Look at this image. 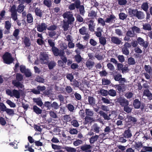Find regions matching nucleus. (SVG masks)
Segmentation results:
<instances>
[{"instance_id": "17", "label": "nucleus", "mask_w": 152, "mask_h": 152, "mask_svg": "<svg viewBox=\"0 0 152 152\" xmlns=\"http://www.w3.org/2000/svg\"><path fill=\"white\" fill-rule=\"evenodd\" d=\"M18 3L20 4L17 7V11L18 13H21L23 12L25 9V7L23 5V3H21V1L20 0H18Z\"/></svg>"}, {"instance_id": "27", "label": "nucleus", "mask_w": 152, "mask_h": 152, "mask_svg": "<svg viewBox=\"0 0 152 152\" xmlns=\"http://www.w3.org/2000/svg\"><path fill=\"white\" fill-rule=\"evenodd\" d=\"M84 119L85 121L86 124H88V123H91L94 121V120L93 118L88 116H86L85 117Z\"/></svg>"}, {"instance_id": "21", "label": "nucleus", "mask_w": 152, "mask_h": 152, "mask_svg": "<svg viewBox=\"0 0 152 152\" xmlns=\"http://www.w3.org/2000/svg\"><path fill=\"white\" fill-rule=\"evenodd\" d=\"M33 101L35 103H36L39 106L41 107L43 106V104L40 98H34L33 99Z\"/></svg>"}, {"instance_id": "55", "label": "nucleus", "mask_w": 152, "mask_h": 152, "mask_svg": "<svg viewBox=\"0 0 152 152\" xmlns=\"http://www.w3.org/2000/svg\"><path fill=\"white\" fill-rule=\"evenodd\" d=\"M65 149L68 152H75L76 150L75 148L69 147H65Z\"/></svg>"}, {"instance_id": "2", "label": "nucleus", "mask_w": 152, "mask_h": 152, "mask_svg": "<svg viewBox=\"0 0 152 152\" xmlns=\"http://www.w3.org/2000/svg\"><path fill=\"white\" fill-rule=\"evenodd\" d=\"M128 11V14L131 17L137 18L140 20L143 19L145 18V15L143 12L138 11L137 9L129 8Z\"/></svg>"}, {"instance_id": "8", "label": "nucleus", "mask_w": 152, "mask_h": 152, "mask_svg": "<svg viewBox=\"0 0 152 152\" xmlns=\"http://www.w3.org/2000/svg\"><path fill=\"white\" fill-rule=\"evenodd\" d=\"M117 101L122 106L124 107L125 106H128L129 104L128 100L124 98L120 97L117 99Z\"/></svg>"}, {"instance_id": "14", "label": "nucleus", "mask_w": 152, "mask_h": 152, "mask_svg": "<svg viewBox=\"0 0 152 152\" xmlns=\"http://www.w3.org/2000/svg\"><path fill=\"white\" fill-rule=\"evenodd\" d=\"M111 41L113 43L117 45H120L122 42L121 41L119 38L115 36L111 37Z\"/></svg>"}, {"instance_id": "48", "label": "nucleus", "mask_w": 152, "mask_h": 152, "mask_svg": "<svg viewBox=\"0 0 152 152\" xmlns=\"http://www.w3.org/2000/svg\"><path fill=\"white\" fill-rule=\"evenodd\" d=\"M76 47L77 48L82 50L83 51L84 50V49L86 48V46L84 45L80 44V42L76 44Z\"/></svg>"}, {"instance_id": "7", "label": "nucleus", "mask_w": 152, "mask_h": 152, "mask_svg": "<svg viewBox=\"0 0 152 152\" xmlns=\"http://www.w3.org/2000/svg\"><path fill=\"white\" fill-rule=\"evenodd\" d=\"M48 43L50 47H52L51 50L53 54L59 51V49L55 47V43L54 40L51 39H48Z\"/></svg>"}, {"instance_id": "41", "label": "nucleus", "mask_w": 152, "mask_h": 152, "mask_svg": "<svg viewBox=\"0 0 152 152\" xmlns=\"http://www.w3.org/2000/svg\"><path fill=\"white\" fill-rule=\"evenodd\" d=\"M78 4H79V6H78L79 7L78 9H79L80 12L81 14H83L84 13L85 10H84V6L82 5H80L81 2L80 0H79Z\"/></svg>"}, {"instance_id": "11", "label": "nucleus", "mask_w": 152, "mask_h": 152, "mask_svg": "<svg viewBox=\"0 0 152 152\" xmlns=\"http://www.w3.org/2000/svg\"><path fill=\"white\" fill-rule=\"evenodd\" d=\"M137 42L140 45L142 46L145 49L148 46V42H145L144 40L140 37H139L137 39Z\"/></svg>"}, {"instance_id": "32", "label": "nucleus", "mask_w": 152, "mask_h": 152, "mask_svg": "<svg viewBox=\"0 0 152 152\" xmlns=\"http://www.w3.org/2000/svg\"><path fill=\"white\" fill-rule=\"evenodd\" d=\"M94 63L90 61H87L86 63V66L88 69H91L94 66Z\"/></svg>"}, {"instance_id": "40", "label": "nucleus", "mask_w": 152, "mask_h": 152, "mask_svg": "<svg viewBox=\"0 0 152 152\" xmlns=\"http://www.w3.org/2000/svg\"><path fill=\"white\" fill-rule=\"evenodd\" d=\"M70 25L69 23L66 21H63V28L64 29V31H66L68 30L69 28V25Z\"/></svg>"}, {"instance_id": "36", "label": "nucleus", "mask_w": 152, "mask_h": 152, "mask_svg": "<svg viewBox=\"0 0 152 152\" xmlns=\"http://www.w3.org/2000/svg\"><path fill=\"white\" fill-rule=\"evenodd\" d=\"M141 7L144 11L146 12L149 7L148 3L147 2L143 3Z\"/></svg>"}, {"instance_id": "22", "label": "nucleus", "mask_w": 152, "mask_h": 152, "mask_svg": "<svg viewBox=\"0 0 152 152\" xmlns=\"http://www.w3.org/2000/svg\"><path fill=\"white\" fill-rule=\"evenodd\" d=\"M91 146L90 145L85 144L80 147V149L83 151H86L88 150H91Z\"/></svg>"}, {"instance_id": "9", "label": "nucleus", "mask_w": 152, "mask_h": 152, "mask_svg": "<svg viewBox=\"0 0 152 152\" xmlns=\"http://www.w3.org/2000/svg\"><path fill=\"white\" fill-rule=\"evenodd\" d=\"M49 57L48 54L43 53L40 55V60L42 64H47Z\"/></svg>"}, {"instance_id": "38", "label": "nucleus", "mask_w": 152, "mask_h": 152, "mask_svg": "<svg viewBox=\"0 0 152 152\" xmlns=\"http://www.w3.org/2000/svg\"><path fill=\"white\" fill-rule=\"evenodd\" d=\"M43 106L45 107L47 109L50 110L51 108V103L49 101L45 102Z\"/></svg>"}, {"instance_id": "43", "label": "nucleus", "mask_w": 152, "mask_h": 152, "mask_svg": "<svg viewBox=\"0 0 152 152\" xmlns=\"http://www.w3.org/2000/svg\"><path fill=\"white\" fill-rule=\"evenodd\" d=\"M125 86L124 84L120 85H117L115 86V88L119 92L123 91V89L125 88Z\"/></svg>"}, {"instance_id": "23", "label": "nucleus", "mask_w": 152, "mask_h": 152, "mask_svg": "<svg viewBox=\"0 0 152 152\" xmlns=\"http://www.w3.org/2000/svg\"><path fill=\"white\" fill-rule=\"evenodd\" d=\"M89 104L91 106H94L96 104V100L93 96H89L88 97Z\"/></svg>"}, {"instance_id": "37", "label": "nucleus", "mask_w": 152, "mask_h": 152, "mask_svg": "<svg viewBox=\"0 0 152 152\" xmlns=\"http://www.w3.org/2000/svg\"><path fill=\"white\" fill-rule=\"evenodd\" d=\"M99 42L100 44L103 45H104L106 43V40L105 38L104 37L102 36L99 38Z\"/></svg>"}, {"instance_id": "64", "label": "nucleus", "mask_w": 152, "mask_h": 152, "mask_svg": "<svg viewBox=\"0 0 152 152\" xmlns=\"http://www.w3.org/2000/svg\"><path fill=\"white\" fill-rule=\"evenodd\" d=\"M67 107L69 111L71 112H73L75 110L74 106L71 104H68Z\"/></svg>"}, {"instance_id": "56", "label": "nucleus", "mask_w": 152, "mask_h": 152, "mask_svg": "<svg viewBox=\"0 0 152 152\" xmlns=\"http://www.w3.org/2000/svg\"><path fill=\"white\" fill-rule=\"evenodd\" d=\"M6 103L11 107H15L16 106L15 104L10 100H8L6 101Z\"/></svg>"}, {"instance_id": "42", "label": "nucleus", "mask_w": 152, "mask_h": 152, "mask_svg": "<svg viewBox=\"0 0 152 152\" xmlns=\"http://www.w3.org/2000/svg\"><path fill=\"white\" fill-rule=\"evenodd\" d=\"M24 42L26 47H29L31 45L30 39L27 37L25 38L24 40Z\"/></svg>"}, {"instance_id": "30", "label": "nucleus", "mask_w": 152, "mask_h": 152, "mask_svg": "<svg viewBox=\"0 0 152 152\" xmlns=\"http://www.w3.org/2000/svg\"><path fill=\"white\" fill-rule=\"evenodd\" d=\"M99 113L100 114V115L103 116L104 120H110V119L109 116H108L107 114L103 111H100L99 112Z\"/></svg>"}, {"instance_id": "57", "label": "nucleus", "mask_w": 152, "mask_h": 152, "mask_svg": "<svg viewBox=\"0 0 152 152\" xmlns=\"http://www.w3.org/2000/svg\"><path fill=\"white\" fill-rule=\"evenodd\" d=\"M119 18L122 20H124L126 18L127 15L123 12H121L119 14Z\"/></svg>"}, {"instance_id": "59", "label": "nucleus", "mask_w": 152, "mask_h": 152, "mask_svg": "<svg viewBox=\"0 0 152 152\" xmlns=\"http://www.w3.org/2000/svg\"><path fill=\"white\" fill-rule=\"evenodd\" d=\"M66 77L68 80L72 82L74 79V76L72 73H68L66 75Z\"/></svg>"}, {"instance_id": "53", "label": "nucleus", "mask_w": 152, "mask_h": 152, "mask_svg": "<svg viewBox=\"0 0 152 152\" xmlns=\"http://www.w3.org/2000/svg\"><path fill=\"white\" fill-rule=\"evenodd\" d=\"M57 26L55 25H50L47 28V29L49 31H54L57 29Z\"/></svg>"}, {"instance_id": "60", "label": "nucleus", "mask_w": 152, "mask_h": 152, "mask_svg": "<svg viewBox=\"0 0 152 152\" xmlns=\"http://www.w3.org/2000/svg\"><path fill=\"white\" fill-rule=\"evenodd\" d=\"M7 107L3 102H0V110L1 111H5L7 109Z\"/></svg>"}, {"instance_id": "12", "label": "nucleus", "mask_w": 152, "mask_h": 152, "mask_svg": "<svg viewBox=\"0 0 152 152\" xmlns=\"http://www.w3.org/2000/svg\"><path fill=\"white\" fill-rule=\"evenodd\" d=\"M143 96H146L149 100H152V93L149 89H145L143 91Z\"/></svg>"}, {"instance_id": "34", "label": "nucleus", "mask_w": 152, "mask_h": 152, "mask_svg": "<svg viewBox=\"0 0 152 152\" xmlns=\"http://www.w3.org/2000/svg\"><path fill=\"white\" fill-rule=\"evenodd\" d=\"M143 29L145 30L151 31V25L148 23H145L143 25Z\"/></svg>"}, {"instance_id": "44", "label": "nucleus", "mask_w": 152, "mask_h": 152, "mask_svg": "<svg viewBox=\"0 0 152 152\" xmlns=\"http://www.w3.org/2000/svg\"><path fill=\"white\" fill-rule=\"evenodd\" d=\"M98 137L99 136L97 135L92 136L89 139L90 143L91 144H93L95 141L97 140Z\"/></svg>"}, {"instance_id": "3", "label": "nucleus", "mask_w": 152, "mask_h": 152, "mask_svg": "<svg viewBox=\"0 0 152 152\" xmlns=\"http://www.w3.org/2000/svg\"><path fill=\"white\" fill-rule=\"evenodd\" d=\"M2 57L4 63L7 64H10L14 61V59L12 57L11 53L8 52L5 53Z\"/></svg>"}, {"instance_id": "50", "label": "nucleus", "mask_w": 152, "mask_h": 152, "mask_svg": "<svg viewBox=\"0 0 152 152\" xmlns=\"http://www.w3.org/2000/svg\"><path fill=\"white\" fill-rule=\"evenodd\" d=\"M101 95L103 96H106L108 95V91L103 89H101L99 91Z\"/></svg>"}, {"instance_id": "51", "label": "nucleus", "mask_w": 152, "mask_h": 152, "mask_svg": "<svg viewBox=\"0 0 152 152\" xmlns=\"http://www.w3.org/2000/svg\"><path fill=\"white\" fill-rule=\"evenodd\" d=\"M86 28L85 26H83L82 28L79 29V32L82 35H84L86 34Z\"/></svg>"}, {"instance_id": "18", "label": "nucleus", "mask_w": 152, "mask_h": 152, "mask_svg": "<svg viewBox=\"0 0 152 152\" xmlns=\"http://www.w3.org/2000/svg\"><path fill=\"white\" fill-rule=\"evenodd\" d=\"M133 105L135 108L139 109L141 106V102L137 99H136L134 100Z\"/></svg>"}, {"instance_id": "39", "label": "nucleus", "mask_w": 152, "mask_h": 152, "mask_svg": "<svg viewBox=\"0 0 152 152\" xmlns=\"http://www.w3.org/2000/svg\"><path fill=\"white\" fill-rule=\"evenodd\" d=\"M108 95L114 97L116 95V92L115 90L113 89H111L108 90Z\"/></svg>"}, {"instance_id": "4", "label": "nucleus", "mask_w": 152, "mask_h": 152, "mask_svg": "<svg viewBox=\"0 0 152 152\" xmlns=\"http://www.w3.org/2000/svg\"><path fill=\"white\" fill-rule=\"evenodd\" d=\"M63 16L64 18L67 19L66 21L70 23V25L72 24L75 20V18L73 17V15L71 14L69 12H64L63 15Z\"/></svg>"}, {"instance_id": "24", "label": "nucleus", "mask_w": 152, "mask_h": 152, "mask_svg": "<svg viewBox=\"0 0 152 152\" xmlns=\"http://www.w3.org/2000/svg\"><path fill=\"white\" fill-rule=\"evenodd\" d=\"M12 84L14 86L17 87L18 88H22L23 87V84L18 81H13L12 82Z\"/></svg>"}, {"instance_id": "26", "label": "nucleus", "mask_w": 152, "mask_h": 152, "mask_svg": "<svg viewBox=\"0 0 152 152\" xmlns=\"http://www.w3.org/2000/svg\"><path fill=\"white\" fill-rule=\"evenodd\" d=\"M85 112L86 116H88L91 117L94 116V112L90 109H86Z\"/></svg>"}, {"instance_id": "28", "label": "nucleus", "mask_w": 152, "mask_h": 152, "mask_svg": "<svg viewBox=\"0 0 152 152\" xmlns=\"http://www.w3.org/2000/svg\"><path fill=\"white\" fill-rule=\"evenodd\" d=\"M33 109L34 111L37 114H41L42 113V110L36 105H34Z\"/></svg>"}, {"instance_id": "25", "label": "nucleus", "mask_w": 152, "mask_h": 152, "mask_svg": "<svg viewBox=\"0 0 152 152\" xmlns=\"http://www.w3.org/2000/svg\"><path fill=\"white\" fill-rule=\"evenodd\" d=\"M33 18L31 14L28 13L26 15V21L29 23H31L33 22Z\"/></svg>"}, {"instance_id": "5", "label": "nucleus", "mask_w": 152, "mask_h": 152, "mask_svg": "<svg viewBox=\"0 0 152 152\" xmlns=\"http://www.w3.org/2000/svg\"><path fill=\"white\" fill-rule=\"evenodd\" d=\"M126 123H129L128 126H130L129 127H131L133 124H135L137 121V120L135 117L131 115H127L126 118L125 119Z\"/></svg>"}, {"instance_id": "15", "label": "nucleus", "mask_w": 152, "mask_h": 152, "mask_svg": "<svg viewBox=\"0 0 152 152\" xmlns=\"http://www.w3.org/2000/svg\"><path fill=\"white\" fill-rule=\"evenodd\" d=\"M116 20V18L115 15H111L109 17L106 18L105 22L107 23H114Z\"/></svg>"}, {"instance_id": "54", "label": "nucleus", "mask_w": 152, "mask_h": 152, "mask_svg": "<svg viewBox=\"0 0 152 152\" xmlns=\"http://www.w3.org/2000/svg\"><path fill=\"white\" fill-rule=\"evenodd\" d=\"M71 124L74 127H78L79 124L77 121L76 120H73L71 122Z\"/></svg>"}, {"instance_id": "1", "label": "nucleus", "mask_w": 152, "mask_h": 152, "mask_svg": "<svg viewBox=\"0 0 152 152\" xmlns=\"http://www.w3.org/2000/svg\"><path fill=\"white\" fill-rule=\"evenodd\" d=\"M63 50H60L55 53L54 55L55 56H59L61 60H58V65L62 67H65L67 61V58Z\"/></svg>"}, {"instance_id": "29", "label": "nucleus", "mask_w": 152, "mask_h": 152, "mask_svg": "<svg viewBox=\"0 0 152 152\" xmlns=\"http://www.w3.org/2000/svg\"><path fill=\"white\" fill-rule=\"evenodd\" d=\"M34 12L36 16L41 18L42 16V10L40 9L37 7L34 10Z\"/></svg>"}, {"instance_id": "61", "label": "nucleus", "mask_w": 152, "mask_h": 152, "mask_svg": "<svg viewBox=\"0 0 152 152\" xmlns=\"http://www.w3.org/2000/svg\"><path fill=\"white\" fill-rule=\"evenodd\" d=\"M63 119L64 121L66 122H69L71 120L72 118H71L70 115H66L63 116Z\"/></svg>"}, {"instance_id": "10", "label": "nucleus", "mask_w": 152, "mask_h": 152, "mask_svg": "<svg viewBox=\"0 0 152 152\" xmlns=\"http://www.w3.org/2000/svg\"><path fill=\"white\" fill-rule=\"evenodd\" d=\"M47 29V25L45 23H42L38 24L37 26V29L39 32H42Z\"/></svg>"}, {"instance_id": "52", "label": "nucleus", "mask_w": 152, "mask_h": 152, "mask_svg": "<svg viewBox=\"0 0 152 152\" xmlns=\"http://www.w3.org/2000/svg\"><path fill=\"white\" fill-rule=\"evenodd\" d=\"M5 112L8 115H13L14 114V111L12 109L7 108Z\"/></svg>"}, {"instance_id": "20", "label": "nucleus", "mask_w": 152, "mask_h": 152, "mask_svg": "<svg viewBox=\"0 0 152 152\" xmlns=\"http://www.w3.org/2000/svg\"><path fill=\"white\" fill-rule=\"evenodd\" d=\"M144 68L146 73L152 76V67L150 65H145Z\"/></svg>"}, {"instance_id": "45", "label": "nucleus", "mask_w": 152, "mask_h": 152, "mask_svg": "<svg viewBox=\"0 0 152 152\" xmlns=\"http://www.w3.org/2000/svg\"><path fill=\"white\" fill-rule=\"evenodd\" d=\"M128 63L129 65H133L135 64V62L134 59L132 57L128 58Z\"/></svg>"}, {"instance_id": "62", "label": "nucleus", "mask_w": 152, "mask_h": 152, "mask_svg": "<svg viewBox=\"0 0 152 152\" xmlns=\"http://www.w3.org/2000/svg\"><path fill=\"white\" fill-rule=\"evenodd\" d=\"M59 107L57 103L56 102H54L51 103V108H53L54 109L57 110Z\"/></svg>"}, {"instance_id": "16", "label": "nucleus", "mask_w": 152, "mask_h": 152, "mask_svg": "<svg viewBox=\"0 0 152 152\" xmlns=\"http://www.w3.org/2000/svg\"><path fill=\"white\" fill-rule=\"evenodd\" d=\"M123 135L124 137L126 138L131 137L132 135L131 130L129 128L125 131Z\"/></svg>"}, {"instance_id": "13", "label": "nucleus", "mask_w": 152, "mask_h": 152, "mask_svg": "<svg viewBox=\"0 0 152 152\" xmlns=\"http://www.w3.org/2000/svg\"><path fill=\"white\" fill-rule=\"evenodd\" d=\"M79 0H76L75 3H72L70 4L68 7L69 9L71 10H74L75 9V8L78 9L79 6L78 4Z\"/></svg>"}, {"instance_id": "6", "label": "nucleus", "mask_w": 152, "mask_h": 152, "mask_svg": "<svg viewBox=\"0 0 152 152\" xmlns=\"http://www.w3.org/2000/svg\"><path fill=\"white\" fill-rule=\"evenodd\" d=\"M131 45L130 43L126 42L121 48L122 51L123 53L126 56H128L129 54V48H131Z\"/></svg>"}, {"instance_id": "35", "label": "nucleus", "mask_w": 152, "mask_h": 152, "mask_svg": "<svg viewBox=\"0 0 152 152\" xmlns=\"http://www.w3.org/2000/svg\"><path fill=\"white\" fill-rule=\"evenodd\" d=\"M20 32V31L19 29H16L13 32V36L15 37V38L17 39H19L20 38L19 36H18Z\"/></svg>"}, {"instance_id": "49", "label": "nucleus", "mask_w": 152, "mask_h": 152, "mask_svg": "<svg viewBox=\"0 0 152 152\" xmlns=\"http://www.w3.org/2000/svg\"><path fill=\"white\" fill-rule=\"evenodd\" d=\"M93 128L94 131L96 133H99V132L100 127L96 123H95L93 125Z\"/></svg>"}, {"instance_id": "19", "label": "nucleus", "mask_w": 152, "mask_h": 152, "mask_svg": "<svg viewBox=\"0 0 152 152\" xmlns=\"http://www.w3.org/2000/svg\"><path fill=\"white\" fill-rule=\"evenodd\" d=\"M22 91V90L21 89H19L18 91L16 89H14L12 90L13 96H14L17 99H19L20 98V92Z\"/></svg>"}, {"instance_id": "31", "label": "nucleus", "mask_w": 152, "mask_h": 152, "mask_svg": "<svg viewBox=\"0 0 152 152\" xmlns=\"http://www.w3.org/2000/svg\"><path fill=\"white\" fill-rule=\"evenodd\" d=\"M142 145L141 142H135V144L133 145V146L135 149L139 150L140 148L142 147Z\"/></svg>"}, {"instance_id": "46", "label": "nucleus", "mask_w": 152, "mask_h": 152, "mask_svg": "<svg viewBox=\"0 0 152 152\" xmlns=\"http://www.w3.org/2000/svg\"><path fill=\"white\" fill-rule=\"evenodd\" d=\"M88 16L91 18V19H94V18H96V13L94 10H91L90 12L89 13Z\"/></svg>"}, {"instance_id": "58", "label": "nucleus", "mask_w": 152, "mask_h": 152, "mask_svg": "<svg viewBox=\"0 0 152 152\" xmlns=\"http://www.w3.org/2000/svg\"><path fill=\"white\" fill-rule=\"evenodd\" d=\"M75 61L78 63H80L82 60V58L80 55H76L75 56Z\"/></svg>"}, {"instance_id": "33", "label": "nucleus", "mask_w": 152, "mask_h": 152, "mask_svg": "<svg viewBox=\"0 0 152 152\" xmlns=\"http://www.w3.org/2000/svg\"><path fill=\"white\" fill-rule=\"evenodd\" d=\"M48 68L50 70L52 69L56 66V63L53 61H51L47 64Z\"/></svg>"}, {"instance_id": "47", "label": "nucleus", "mask_w": 152, "mask_h": 152, "mask_svg": "<svg viewBox=\"0 0 152 152\" xmlns=\"http://www.w3.org/2000/svg\"><path fill=\"white\" fill-rule=\"evenodd\" d=\"M11 23L9 20H7L5 22V28L7 30H10Z\"/></svg>"}, {"instance_id": "63", "label": "nucleus", "mask_w": 152, "mask_h": 152, "mask_svg": "<svg viewBox=\"0 0 152 152\" xmlns=\"http://www.w3.org/2000/svg\"><path fill=\"white\" fill-rule=\"evenodd\" d=\"M126 35L130 37H133L134 36V34L133 30H128L126 33Z\"/></svg>"}]
</instances>
